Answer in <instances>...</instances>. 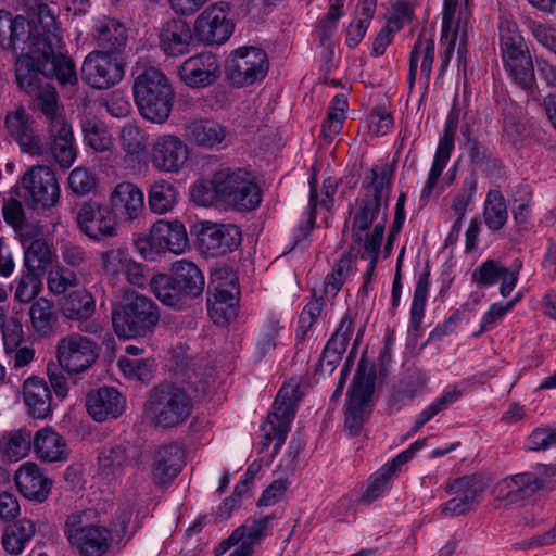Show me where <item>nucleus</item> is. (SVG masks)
<instances>
[{"label":"nucleus","mask_w":556,"mask_h":556,"mask_svg":"<svg viewBox=\"0 0 556 556\" xmlns=\"http://www.w3.org/2000/svg\"><path fill=\"white\" fill-rule=\"evenodd\" d=\"M33 119L24 108L8 112L4 125L9 135L18 143L21 151L33 156L45 155L46 146L33 127Z\"/></svg>","instance_id":"obj_22"},{"label":"nucleus","mask_w":556,"mask_h":556,"mask_svg":"<svg viewBox=\"0 0 556 556\" xmlns=\"http://www.w3.org/2000/svg\"><path fill=\"white\" fill-rule=\"evenodd\" d=\"M230 3L218 1L208 5L195 20L194 33L206 45H222L233 33L235 24L228 17Z\"/></svg>","instance_id":"obj_14"},{"label":"nucleus","mask_w":556,"mask_h":556,"mask_svg":"<svg viewBox=\"0 0 556 556\" xmlns=\"http://www.w3.org/2000/svg\"><path fill=\"white\" fill-rule=\"evenodd\" d=\"M486 486L488 483L482 476L457 478L445 489L452 498L441 505V514L445 517H456L469 513L477 497L483 493Z\"/></svg>","instance_id":"obj_18"},{"label":"nucleus","mask_w":556,"mask_h":556,"mask_svg":"<svg viewBox=\"0 0 556 556\" xmlns=\"http://www.w3.org/2000/svg\"><path fill=\"white\" fill-rule=\"evenodd\" d=\"M94 308V299L86 289H78L68 293L62 303L63 315L75 320L90 318Z\"/></svg>","instance_id":"obj_41"},{"label":"nucleus","mask_w":556,"mask_h":556,"mask_svg":"<svg viewBox=\"0 0 556 556\" xmlns=\"http://www.w3.org/2000/svg\"><path fill=\"white\" fill-rule=\"evenodd\" d=\"M371 180L364 184L366 193L361 202L359 211L355 214L352 223V239L356 244L363 241L362 232L368 230L376 219L381 207H388L391 185L393 179V169L383 166L380 172L371 168Z\"/></svg>","instance_id":"obj_7"},{"label":"nucleus","mask_w":556,"mask_h":556,"mask_svg":"<svg viewBox=\"0 0 556 556\" xmlns=\"http://www.w3.org/2000/svg\"><path fill=\"white\" fill-rule=\"evenodd\" d=\"M41 290V282L35 273L23 274L16 282L14 298L21 303H28Z\"/></svg>","instance_id":"obj_59"},{"label":"nucleus","mask_w":556,"mask_h":556,"mask_svg":"<svg viewBox=\"0 0 556 556\" xmlns=\"http://www.w3.org/2000/svg\"><path fill=\"white\" fill-rule=\"evenodd\" d=\"M376 371L363 359L358 363L348 390L345 428L352 435L361 432L364 422L371 414V397L375 391Z\"/></svg>","instance_id":"obj_8"},{"label":"nucleus","mask_w":556,"mask_h":556,"mask_svg":"<svg viewBox=\"0 0 556 556\" xmlns=\"http://www.w3.org/2000/svg\"><path fill=\"white\" fill-rule=\"evenodd\" d=\"M136 446L127 440H116L102 446L98 454L99 469L102 475L117 478L125 468L137 458Z\"/></svg>","instance_id":"obj_24"},{"label":"nucleus","mask_w":556,"mask_h":556,"mask_svg":"<svg viewBox=\"0 0 556 556\" xmlns=\"http://www.w3.org/2000/svg\"><path fill=\"white\" fill-rule=\"evenodd\" d=\"M2 214L7 224L12 226L22 238L27 235L25 230L29 227V225L26 220L25 212L21 201L13 198L5 201L2 206Z\"/></svg>","instance_id":"obj_53"},{"label":"nucleus","mask_w":556,"mask_h":556,"mask_svg":"<svg viewBox=\"0 0 556 556\" xmlns=\"http://www.w3.org/2000/svg\"><path fill=\"white\" fill-rule=\"evenodd\" d=\"M210 185L216 198L236 211H253L262 202V190L254 175L245 168H220L215 172Z\"/></svg>","instance_id":"obj_6"},{"label":"nucleus","mask_w":556,"mask_h":556,"mask_svg":"<svg viewBox=\"0 0 556 556\" xmlns=\"http://www.w3.org/2000/svg\"><path fill=\"white\" fill-rule=\"evenodd\" d=\"M184 451L176 443L161 446L154 454L152 481L157 486L169 484L181 471Z\"/></svg>","instance_id":"obj_30"},{"label":"nucleus","mask_w":556,"mask_h":556,"mask_svg":"<svg viewBox=\"0 0 556 556\" xmlns=\"http://www.w3.org/2000/svg\"><path fill=\"white\" fill-rule=\"evenodd\" d=\"M238 304L239 299H235L230 294V302L207 300V311L215 324L226 325L231 319L236 318Z\"/></svg>","instance_id":"obj_54"},{"label":"nucleus","mask_w":556,"mask_h":556,"mask_svg":"<svg viewBox=\"0 0 556 556\" xmlns=\"http://www.w3.org/2000/svg\"><path fill=\"white\" fill-rule=\"evenodd\" d=\"M149 244L157 251H168L174 254L184 253L189 248L185 225L178 219L157 220L151 228Z\"/></svg>","instance_id":"obj_23"},{"label":"nucleus","mask_w":556,"mask_h":556,"mask_svg":"<svg viewBox=\"0 0 556 556\" xmlns=\"http://www.w3.org/2000/svg\"><path fill=\"white\" fill-rule=\"evenodd\" d=\"M33 448L38 458L48 463L62 462L68 456L64 438L51 428H41L35 433Z\"/></svg>","instance_id":"obj_34"},{"label":"nucleus","mask_w":556,"mask_h":556,"mask_svg":"<svg viewBox=\"0 0 556 556\" xmlns=\"http://www.w3.org/2000/svg\"><path fill=\"white\" fill-rule=\"evenodd\" d=\"M434 48L435 43L433 38H427L426 30H422L418 35L409 55V70L407 76L409 89H413L415 85L419 59H421L420 74L426 81L429 80L434 61Z\"/></svg>","instance_id":"obj_33"},{"label":"nucleus","mask_w":556,"mask_h":556,"mask_svg":"<svg viewBox=\"0 0 556 556\" xmlns=\"http://www.w3.org/2000/svg\"><path fill=\"white\" fill-rule=\"evenodd\" d=\"M177 188L167 180H157L150 186L148 191V205L155 214L170 212L178 201Z\"/></svg>","instance_id":"obj_39"},{"label":"nucleus","mask_w":556,"mask_h":556,"mask_svg":"<svg viewBox=\"0 0 556 556\" xmlns=\"http://www.w3.org/2000/svg\"><path fill=\"white\" fill-rule=\"evenodd\" d=\"M109 206L113 212L127 220L137 219L143 211L144 198L143 192L135 184L123 181L117 184L110 193Z\"/></svg>","instance_id":"obj_31"},{"label":"nucleus","mask_w":556,"mask_h":556,"mask_svg":"<svg viewBox=\"0 0 556 556\" xmlns=\"http://www.w3.org/2000/svg\"><path fill=\"white\" fill-rule=\"evenodd\" d=\"M76 223L79 230L93 241L117 236V214L109 204L94 199L78 205Z\"/></svg>","instance_id":"obj_11"},{"label":"nucleus","mask_w":556,"mask_h":556,"mask_svg":"<svg viewBox=\"0 0 556 556\" xmlns=\"http://www.w3.org/2000/svg\"><path fill=\"white\" fill-rule=\"evenodd\" d=\"M189 159L187 144L177 136L162 135L151 148V163L157 170L178 173Z\"/></svg>","instance_id":"obj_20"},{"label":"nucleus","mask_w":556,"mask_h":556,"mask_svg":"<svg viewBox=\"0 0 556 556\" xmlns=\"http://www.w3.org/2000/svg\"><path fill=\"white\" fill-rule=\"evenodd\" d=\"M198 227V245L206 256L225 255L241 244L242 233L235 224L202 222Z\"/></svg>","instance_id":"obj_15"},{"label":"nucleus","mask_w":556,"mask_h":556,"mask_svg":"<svg viewBox=\"0 0 556 556\" xmlns=\"http://www.w3.org/2000/svg\"><path fill=\"white\" fill-rule=\"evenodd\" d=\"M53 253L45 239H34L24 251V263L28 271H45L52 263Z\"/></svg>","instance_id":"obj_44"},{"label":"nucleus","mask_w":556,"mask_h":556,"mask_svg":"<svg viewBox=\"0 0 556 556\" xmlns=\"http://www.w3.org/2000/svg\"><path fill=\"white\" fill-rule=\"evenodd\" d=\"M478 178L475 172H471L464 180L462 189L454 197L451 208L457 215V223H462L466 210L472 202L473 194L477 190Z\"/></svg>","instance_id":"obj_51"},{"label":"nucleus","mask_w":556,"mask_h":556,"mask_svg":"<svg viewBox=\"0 0 556 556\" xmlns=\"http://www.w3.org/2000/svg\"><path fill=\"white\" fill-rule=\"evenodd\" d=\"M226 72L237 87L250 86L262 80L268 72L266 52L257 47H240L231 52Z\"/></svg>","instance_id":"obj_12"},{"label":"nucleus","mask_w":556,"mask_h":556,"mask_svg":"<svg viewBox=\"0 0 556 556\" xmlns=\"http://www.w3.org/2000/svg\"><path fill=\"white\" fill-rule=\"evenodd\" d=\"M31 326L42 336H50L58 321V315L51 301L40 298L36 300L29 309Z\"/></svg>","instance_id":"obj_43"},{"label":"nucleus","mask_w":556,"mask_h":556,"mask_svg":"<svg viewBox=\"0 0 556 556\" xmlns=\"http://www.w3.org/2000/svg\"><path fill=\"white\" fill-rule=\"evenodd\" d=\"M93 36L99 48H101L100 51L111 55L119 53L127 41L126 28L112 18L99 22L94 27Z\"/></svg>","instance_id":"obj_35"},{"label":"nucleus","mask_w":556,"mask_h":556,"mask_svg":"<svg viewBox=\"0 0 556 556\" xmlns=\"http://www.w3.org/2000/svg\"><path fill=\"white\" fill-rule=\"evenodd\" d=\"M520 267L521 263L510 271L497 261L486 260L472 271L471 281L479 287H490L501 280L500 292L502 296L506 298L517 285Z\"/></svg>","instance_id":"obj_28"},{"label":"nucleus","mask_w":556,"mask_h":556,"mask_svg":"<svg viewBox=\"0 0 556 556\" xmlns=\"http://www.w3.org/2000/svg\"><path fill=\"white\" fill-rule=\"evenodd\" d=\"M280 326L277 319H270L261 331L257 344L256 355L258 358L265 357L269 352L277 346V338L279 334Z\"/></svg>","instance_id":"obj_61"},{"label":"nucleus","mask_w":556,"mask_h":556,"mask_svg":"<svg viewBox=\"0 0 556 556\" xmlns=\"http://www.w3.org/2000/svg\"><path fill=\"white\" fill-rule=\"evenodd\" d=\"M188 138L195 144L214 148L227 137L226 128L214 119H195L186 127Z\"/></svg>","instance_id":"obj_36"},{"label":"nucleus","mask_w":556,"mask_h":556,"mask_svg":"<svg viewBox=\"0 0 556 556\" xmlns=\"http://www.w3.org/2000/svg\"><path fill=\"white\" fill-rule=\"evenodd\" d=\"M130 260L127 248H112L100 254L101 268L106 275L116 276L124 273Z\"/></svg>","instance_id":"obj_50"},{"label":"nucleus","mask_w":556,"mask_h":556,"mask_svg":"<svg viewBox=\"0 0 556 556\" xmlns=\"http://www.w3.org/2000/svg\"><path fill=\"white\" fill-rule=\"evenodd\" d=\"M81 129L84 140L88 147L97 152L110 150L112 138L104 125L96 118H88L83 122Z\"/></svg>","instance_id":"obj_46"},{"label":"nucleus","mask_w":556,"mask_h":556,"mask_svg":"<svg viewBox=\"0 0 556 556\" xmlns=\"http://www.w3.org/2000/svg\"><path fill=\"white\" fill-rule=\"evenodd\" d=\"M430 269L426 266L422 273L419 274L414 298L410 307V318L408 325V331L418 333L421 328V321L425 316V307L428 298V291L430 287Z\"/></svg>","instance_id":"obj_40"},{"label":"nucleus","mask_w":556,"mask_h":556,"mask_svg":"<svg viewBox=\"0 0 556 556\" xmlns=\"http://www.w3.org/2000/svg\"><path fill=\"white\" fill-rule=\"evenodd\" d=\"M275 517L268 515L261 518H254L251 520V525L245 526L247 532L242 540V543L251 544V547L255 544H260L262 540L268 536L271 532V521Z\"/></svg>","instance_id":"obj_60"},{"label":"nucleus","mask_w":556,"mask_h":556,"mask_svg":"<svg viewBox=\"0 0 556 556\" xmlns=\"http://www.w3.org/2000/svg\"><path fill=\"white\" fill-rule=\"evenodd\" d=\"M36 532V525L29 519H20L9 526L2 535V546L9 554L18 555Z\"/></svg>","instance_id":"obj_38"},{"label":"nucleus","mask_w":556,"mask_h":556,"mask_svg":"<svg viewBox=\"0 0 556 556\" xmlns=\"http://www.w3.org/2000/svg\"><path fill=\"white\" fill-rule=\"evenodd\" d=\"M483 219L491 231L501 230L508 219L506 200L500 190L492 189L486 193L483 205Z\"/></svg>","instance_id":"obj_42"},{"label":"nucleus","mask_w":556,"mask_h":556,"mask_svg":"<svg viewBox=\"0 0 556 556\" xmlns=\"http://www.w3.org/2000/svg\"><path fill=\"white\" fill-rule=\"evenodd\" d=\"M180 79L190 88H204L220 76L218 59L211 52L194 54L178 67Z\"/></svg>","instance_id":"obj_21"},{"label":"nucleus","mask_w":556,"mask_h":556,"mask_svg":"<svg viewBox=\"0 0 556 556\" xmlns=\"http://www.w3.org/2000/svg\"><path fill=\"white\" fill-rule=\"evenodd\" d=\"M15 192L27 207L40 211L53 207L60 199V187L54 172L48 166L30 167L15 186Z\"/></svg>","instance_id":"obj_9"},{"label":"nucleus","mask_w":556,"mask_h":556,"mask_svg":"<svg viewBox=\"0 0 556 556\" xmlns=\"http://www.w3.org/2000/svg\"><path fill=\"white\" fill-rule=\"evenodd\" d=\"M155 296L166 306L182 311L202 296L205 287L201 269L187 260L173 263L169 274H157L150 282Z\"/></svg>","instance_id":"obj_2"},{"label":"nucleus","mask_w":556,"mask_h":556,"mask_svg":"<svg viewBox=\"0 0 556 556\" xmlns=\"http://www.w3.org/2000/svg\"><path fill=\"white\" fill-rule=\"evenodd\" d=\"M46 153H50L55 162L63 168L72 166L77 156L75 147V138L64 139L63 141H55L45 144Z\"/></svg>","instance_id":"obj_52"},{"label":"nucleus","mask_w":556,"mask_h":556,"mask_svg":"<svg viewBox=\"0 0 556 556\" xmlns=\"http://www.w3.org/2000/svg\"><path fill=\"white\" fill-rule=\"evenodd\" d=\"M125 406V397L113 387H101L91 391L86 399L87 412L98 422L116 419L123 414Z\"/></svg>","instance_id":"obj_26"},{"label":"nucleus","mask_w":556,"mask_h":556,"mask_svg":"<svg viewBox=\"0 0 556 556\" xmlns=\"http://www.w3.org/2000/svg\"><path fill=\"white\" fill-rule=\"evenodd\" d=\"M33 110L39 113V117L45 122L51 121L55 117L64 115L58 103V93L49 84L34 91L33 94Z\"/></svg>","instance_id":"obj_45"},{"label":"nucleus","mask_w":556,"mask_h":556,"mask_svg":"<svg viewBox=\"0 0 556 556\" xmlns=\"http://www.w3.org/2000/svg\"><path fill=\"white\" fill-rule=\"evenodd\" d=\"M68 186L76 195H86L96 189L97 178L87 168L76 167L68 176Z\"/></svg>","instance_id":"obj_57"},{"label":"nucleus","mask_w":556,"mask_h":556,"mask_svg":"<svg viewBox=\"0 0 556 556\" xmlns=\"http://www.w3.org/2000/svg\"><path fill=\"white\" fill-rule=\"evenodd\" d=\"M159 323L157 304L143 294L131 293L112 308V325L119 338L150 337Z\"/></svg>","instance_id":"obj_5"},{"label":"nucleus","mask_w":556,"mask_h":556,"mask_svg":"<svg viewBox=\"0 0 556 556\" xmlns=\"http://www.w3.org/2000/svg\"><path fill=\"white\" fill-rule=\"evenodd\" d=\"M118 367L123 375L129 379L148 383L153 378L154 363L147 358L121 357Z\"/></svg>","instance_id":"obj_47"},{"label":"nucleus","mask_w":556,"mask_h":556,"mask_svg":"<svg viewBox=\"0 0 556 556\" xmlns=\"http://www.w3.org/2000/svg\"><path fill=\"white\" fill-rule=\"evenodd\" d=\"M132 91L142 117L157 124L168 119L175 91L164 73L155 67L146 68L136 77Z\"/></svg>","instance_id":"obj_4"},{"label":"nucleus","mask_w":556,"mask_h":556,"mask_svg":"<svg viewBox=\"0 0 556 556\" xmlns=\"http://www.w3.org/2000/svg\"><path fill=\"white\" fill-rule=\"evenodd\" d=\"M34 435L25 427L5 432L0 438V456L9 462L26 457L33 447Z\"/></svg>","instance_id":"obj_37"},{"label":"nucleus","mask_w":556,"mask_h":556,"mask_svg":"<svg viewBox=\"0 0 556 556\" xmlns=\"http://www.w3.org/2000/svg\"><path fill=\"white\" fill-rule=\"evenodd\" d=\"M119 139L122 148L127 154L137 155L146 148L144 136L134 124L127 123L122 127Z\"/></svg>","instance_id":"obj_56"},{"label":"nucleus","mask_w":556,"mask_h":556,"mask_svg":"<svg viewBox=\"0 0 556 556\" xmlns=\"http://www.w3.org/2000/svg\"><path fill=\"white\" fill-rule=\"evenodd\" d=\"M456 129L457 121L452 115H448L443 137L439 140L431 169L421 190V200L429 199L440 176L442 175L443 169L450 161L452 151L454 150V137Z\"/></svg>","instance_id":"obj_29"},{"label":"nucleus","mask_w":556,"mask_h":556,"mask_svg":"<svg viewBox=\"0 0 556 556\" xmlns=\"http://www.w3.org/2000/svg\"><path fill=\"white\" fill-rule=\"evenodd\" d=\"M194 400L177 383L163 382L152 387L147 395L144 410L153 427L170 430L185 425L191 417Z\"/></svg>","instance_id":"obj_3"},{"label":"nucleus","mask_w":556,"mask_h":556,"mask_svg":"<svg viewBox=\"0 0 556 556\" xmlns=\"http://www.w3.org/2000/svg\"><path fill=\"white\" fill-rule=\"evenodd\" d=\"M193 33L187 21L170 18L160 28L159 46L167 56H180L190 52Z\"/></svg>","instance_id":"obj_27"},{"label":"nucleus","mask_w":556,"mask_h":556,"mask_svg":"<svg viewBox=\"0 0 556 556\" xmlns=\"http://www.w3.org/2000/svg\"><path fill=\"white\" fill-rule=\"evenodd\" d=\"M503 129L511 140L518 139L525 131L520 118V109L513 103L505 102L502 108Z\"/></svg>","instance_id":"obj_58"},{"label":"nucleus","mask_w":556,"mask_h":556,"mask_svg":"<svg viewBox=\"0 0 556 556\" xmlns=\"http://www.w3.org/2000/svg\"><path fill=\"white\" fill-rule=\"evenodd\" d=\"M23 399L33 418L46 419L52 414L51 391L42 378L33 376L24 381Z\"/></svg>","instance_id":"obj_32"},{"label":"nucleus","mask_w":556,"mask_h":556,"mask_svg":"<svg viewBox=\"0 0 556 556\" xmlns=\"http://www.w3.org/2000/svg\"><path fill=\"white\" fill-rule=\"evenodd\" d=\"M89 511L68 515L64 533L80 556H103L110 548L112 531L101 525L88 523Z\"/></svg>","instance_id":"obj_10"},{"label":"nucleus","mask_w":556,"mask_h":556,"mask_svg":"<svg viewBox=\"0 0 556 556\" xmlns=\"http://www.w3.org/2000/svg\"><path fill=\"white\" fill-rule=\"evenodd\" d=\"M388 471L389 469L380 467L368 478L359 498L362 503L370 504L386 493L390 481L393 479Z\"/></svg>","instance_id":"obj_48"},{"label":"nucleus","mask_w":556,"mask_h":556,"mask_svg":"<svg viewBox=\"0 0 556 556\" xmlns=\"http://www.w3.org/2000/svg\"><path fill=\"white\" fill-rule=\"evenodd\" d=\"M18 492L27 500L43 503L52 488V480L35 463L27 462L21 465L14 475Z\"/></svg>","instance_id":"obj_25"},{"label":"nucleus","mask_w":556,"mask_h":556,"mask_svg":"<svg viewBox=\"0 0 556 556\" xmlns=\"http://www.w3.org/2000/svg\"><path fill=\"white\" fill-rule=\"evenodd\" d=\"M78 285L77 275L63 266L51 269L48 276V288L55 294L64 293L70 287Z\"/></svg>","instance_id":"obj_55"},{"label":"nucleus","mask_w":556,"mask_h":556,"mask_svg":"<svg viewBox=\"0 0 556 556\" xmlns=\"http://www.w3.org/2000/svg\"><path fill=\"white\" fill-rule=\"evenodd\" d=\"M298 387L283 384L274 401V412L268 414L270 432L266 434L267 441L275 440L274 452L277 453L285 443L290 430V424L295 416L298 404Z\"/></svg>","instance_id":"obj_16"},{"label":"nucleus","mask_w":556,"mask_h":556,"mask_svg":"<svg viewBox=\"0 0 556 556\" xmlns=\"http://www.w3.org/2000/svg\"><path fill=\"white\" fill-rule=\"evenodd\" d=\"M56 358L66 372H85L98 358V345L85 336L70 333L58 341Z\"/></svg>","instance_id":"obj_13"},{"label":"nucleus","mask_w":556,"mask_h":556,"mask_svg":"<svg viewBox=\"0 0 556 556\" xmlns=\"http://www.w3.org/2000/svg\"><path fill=\"white\" fill-rule=\"evenodd\" d=\"M355 317L356 313L352 309H348L342 317L339 327L326 343V346L341 354H344L353 333Z\"/></svg>","instance_id":"obj_49"},{"label":"nucleus","mask_w":556,"mask_h":556,"mask_svg":"<svg viewBox=\"0 0 556 556\" xmlns=\"http://www.w3.org/2000/svg\"><path fill=\"white\" fill-rule=\"evenodd\" d=\"M518 299L503 303H493L490 308L484 313L481 321L480 329L473 333L475 337H479L483 332L492 329L494 325L502 319L508 312L513 309Z\"/></svg>","instance_id":"obj_62"},{"label":"nucleus","mask_w":556,"mask_h":556,"mask_svg":"<svg viewBox=\"0 0 556 556\" xmlns=\"http://www.w3.org/2000/svg\"><path fill=\"white\" fill-rule=\"evenodd\" d=\"M81 75L85 83L92 88L105 89L122 80L124 68L116 55L93 51L86 56Z\"/></svg>","instance_id":"obj_19"},{"label":"nucleus","mask_w":556,"mask_h":556,"mask_svg":"<svg viewBox=\"0 0 556 556\" xmlns=\"http://www.w3.org/2000/svg\"><path fill=\"white\" fill-rule=\"evenodd\" d=\"M504 70L527 96L534 94L535 74L531 53L526 42L500 48Z\"/></svg>","instance_id":"obj_17"},{"label":"nucleus","mask_w":556,"mask_h":556,"mask_svg":"<svg viewBox=\"0 0 556 556\" xmlns=\"http://www.w3.org/2000/svg\"><path fill=\"white\" fill-rule=\"evenodd\" d=\"M0 46L26 51L16 58L14 67L20 89L28 94L45 87L40 75L55 78L61 85L77 83L75 64L62 51L64 43L55 9L47 3L36 5L31 21L0 10Z\"/></svg>","instance_id":"obj_1"},{"label":"nucleus","mask_w":556,"mask_h":556,"mask_svg":"<svg viewBox=\"0 0 556 556\" xmlns=\"http://www.w3.org/2000/svg\"><path fill=\"white\" fill-rule=\"evenodd\" d=\"M47 131V143L63 141L74 137L72 124L65 115L45 122Z\"/></svg>","instance_id":"obj_63"},{"label":"nucleus","mask_w":556,"mask_h":556,"mask_svg":"<svg viewBox=\"0 0 556 556\" xmlns=\"http://www.w3.org/2000/svg\"><path fill=\"white\" fill-rule=\"evenodd\" d=\"M529 29L535 40L556 54V28L549 24L532 21L529 23Z\"/></svg>","instance_id":"obj_64"}]
</instances>
